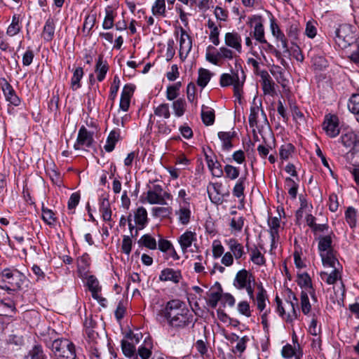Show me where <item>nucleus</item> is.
I'll return each mask as SVG.
<instances>
[{
    "label": "nucleus",
    "mask_w": 359,
    "mask_h": 359,
    "mask_svg": "<svg viewBox=\"0 0 359 359\" xmlns=\"http://www.w3.org/2000/svg\"><path fill=\"white\" fill-rule=\"evenodd\" d=\"M224 249L219 241L212 243V255L215 258L220 257L224 253Z\"/></svg>",
    "instance_id": "nucleus-60"
},
{
    "label": "nucleus",
    "mask_w": 359,
    "mask_h": 359,
    "mask_svg": "<svg viewBox=\"0 0 359 359\" xmlns=\"http://www.w3.org/2000/svg\"><path fill=\"white\" fill-rule=\"evenodd\" d=\"M195 240L196 233L190 231H187L182 235H181L178 241L182 251L186 252L187 248L191 245L193 241Z\"/></svg>",
    "instance_id": "nucleus-21"
},
{
    "label": "nucleus",
    "mask_w": 359,
    "mask_h": 359,
    "mask_svg": "<svg viewBox=\"0 0 359 359\" xmlns=\"http://www.w3.org/2000/svg\"><path fill=\"white\" fill-rule=\"evenodd\" d=\"M226 244L228 245L230 252L233 255L236 260L242 258L245 255L244 248L241 243H240L235 238H230L226 240Z\"/></svg>",
    "instance_id": "nucleus-11"
},
{
    "label": "nucleus",
    "mask_w": 359,
    "mask_h": 359,
    "mask_svg": "<svg viewBox=\"0 0 359 359\" xmlns=\"http://www.w3.org/2000/svg\"><path fill=\"white\" fill-rule=\"evenodd\" d=\"M332 240L330 235L320 236L318 238V250L320 251V254L321 252H328L330 250H333L334 249L332 247Z\"/></svg>",
    "instance_id": "nucleus-27"
},
{
    "label": "nucleus",
    "mask_w": 359,
    "mask_h": 359,
    "mask_svg": "<svg viewBox=\"0 0 359 359\" xmlns=\"http://www.w3.org/2000/svg\"><path fill=\"white\" fill-rule=\"evenodd\" d=\"M108 71V66L105 63H103L102 57L100 56L96 64L95 72L97 74V79L99 81H102Z\"/></svg>",
    "instance_id": "nucleus-35"
},
{
    "label": "nucleus",
    "mask_w": 359,
    "mask_h": 359,
    "mask_svg": "<svg viewBox=\"0 0 359 359\" xmlns=\"http://www.w3.org/2000/svg\"><path fill=\"white\" fill-rule=\"evenodd\" d=\"M348 108L353 114H359V94H355L351 97Z\"/></svg>",
    "instance_id": "nucleus-44"
},
{
    "label": "nucleus",
    "mask_w": 359,
    "mask_h": 359,
    "mask_svg": "<svg viewBox=\"0 0 359 359\" xmlns=\"http://www.w3.org/2000/svg\"><path fill=\"white\" fill-rule=\"evenodd\" d=\"M153 343L151 338L148 337L144 339L143 345L138 348V354L142 359H148L151 355V349Z\"/></svg>",
    "instance_id": "nucleus-24"
},
{
    "label": "nucleus",
    "mask_w": 359,
    "mask_h": 359,
    "mask_svg": "<svg viewBox=\"0 0 359 359\" xmlns=\"http://www.w3.org/2000/svg\"><path fill=\"white\" fill-rule=\"evenodd\" d=\"M93 141V133L88 131L84 126H82L79 130L77 140L74 147L75 149H79L81 147H89L91 146Z\"/></svg>",
    "instance_id": "nucleus-8"
},
{
    "label": "nucleus",
    "mask_w": 359,
    "mask_h": 359,
    "mask_svg": "<svg viewBox=\"0 0 359 359\" xmlns=\"http://www.w3.org/2000/svg\"><path fill=\"white\" fill-rule=\"evenodd\" d=\"M182 278L180 271H175L172 269L167 268L163 269L160 276L159 279L161 281H172L175 283L180 282Z\"/></svg>",
    "instance_id": "nucleus-15"
},
{
    "label": "nucleus",
    "mask_w": 359,
    "mask_h": 359,
    "mask_svg": "<svg viewBox=\"0 0 359 359\" xmlns=\"http://www.w3.org/2000/svg\"><path fill=\"white\" fill-rule=\"evenodd\" d=\"M201 117L204 124L211 126L215 122V111L212 109H209L208 107L204 108V107H203Z\"/></svg>",
    "instance_id": "nucleus-36"
},
{
    "label": "nucleus",
    "mask_w": 359,
    "mask_h": 359,
    "mask_svg": "<svg viewBox=\"0 0 359 359\" xmlns=\"http://www.w3.org/2000/svg\"><path fill=\"white\" fill-rule=\"evenodd\" d=\"M280 220L279 218L275 217L269 221V226L270 228L269 233L271 240V248H274L276 240L279 238L278 229L280 228Z\"/></svg>",
    "instance_id": "nucleus-20"
},
{
    "label": "nucleus",
    "mask_w": 359,
    "mask_h": 359,
    "mask_svg": "<svg viewBox=\"0 0 359 359\" xmlns=\"http://www.w3.org/2000/svg\"><path fill=\"white\" fill-rule=\"evenodd\" d=\"M323 129L330 137L337 136L339 133L338 118L334 115L327 116L323 123Z\"/></svg>",
    "instance_id": "nucleus-9"
},
{
    "label": "nucleus",
    "mask_w": 359,
    "mask_h": 359,
    "mask_svg": "<svg viewBox=\"0 0 359 359\" xmlns=\"http://www.w3.org/2000/svg\"><path fill=\"white\" fill-rule=\"evenodd\" d=\"M320 275L321 279L329 285L335 283V282L341 278V273L337 267H335L330 273L323 271Z\"/></svg>",
    "instance_id": "nucleus-26"
},
{
    "label": "nucleus",
    "mask_w": 359,
    "mask_h": 359,
    "mask_svg": "<svg viewBox=\"0 0 359 359\" xmlns=\"http://www.w3.org/2000/svg\"><path fill=\"white\" fill-rule=\"evenodd\" d=\"M186 102L183 99H178L173 102L172 108L177 117L182 116L185 111Z\"/></svg>",
    "instance_id": "nucleus-42"
},
{
    "label": "nucleus",
    "mask_w": 359,
    "mask_h": 359,
    "mask_svg": "<svg viewBox=\"0 0 359 359\" xmlns=\"http://www.w3.org/2000/svg\"><path fill=\"white\" fill-rule=\"evenodd\" d=\"M176 214L178 215L179 220L182 224L185 225L189 222L191 211L189 208H181Z\"/></svg>",
    "instance_id": "nucleus-47"
},
{
    "label": "nucleus",
    "mask_w": 359,
    "mask_h": 359,
    "mask_svg": "<svg viewBox=\"0 0 359 359\" xmlns=\"http://www.w3.org/2000/svg\"><path fill=\"white\" fill-rule=\"evenodd\" d=\"M341 143L346 147H353L354 149L359 150V140L353 132H348L341 136Z\"/></svg>",
    "instance_id": "nucleus-19"
},
{
    "label": "nucleus",
    "mask_w": 359,
    "mask_h": 359,
    "mask_svg": "<svg viewBox=\"0 0 359 359\" xmlns=\"http://www.w3.org/2000/svg\"><path fill=\"white\" fill-rule=\"evenodd\" d=\"M170 194L163 191L159 184L154 185L147 193V201L150 204L167 205L166 199H171Z\"/></svg>",
    "instance_id": "nucleus-6"
},
{
    "label": "nucleus",
    "mask_w": 359,
    "mask_h": 359,
    "mask_svg": "<svg viewBox=\"0 0 359 359\" xmlns=\"http://www.w3.org/2000/svg\"><path fill=\"white\" fill-rule=\"evenodd\" d=\"M30 359H46L47 357L43 352L41 345L36 344L29 352Z\"/></svg>",
    "instance_id": "nucleus-39"
},
{
    "label": "nucleus",
    "mask_w": 359,
    "mask_h": 359,
    "mask_svg": "<svg viewBox=\"0 0 359 359\" xmlns=\"http://www.w3.org/2000/svg\"><path fill=\"white\" fill-rule=\"evenodd\" d=\"M50 348L58 359H75V346L72 342L67 339H55Z\"/></svg>",
    "instance_id": "nucleus-4"
},
{
    "label": "nucleus",
    "mask_w": 359,
    "mask_h": 359,
    "mask_svg": "<svg viewBox=\"0 0 359 359\" xmlns=\"http://www.w3.org/2000/svg\"><path fill=\"white\" fill-rule=\"evenodd\" d=\"M257 290L258 292L255 297V300L253 302L257 304V309L260 311H263L266 307V302L268 301L266 291L262 284L257 285Z\"/></svg>",
    "instance_id": "nucleus-18"
},
{
    "label": "nucleus",
    "mask_w": 359,
    "mask_h": 359,
    "mask_svg": "<svg viewBox=\"0 0 359 359\" xmlns=\"http://www.w3.org/2000/svg\"><path fill=\"white\" fill-rule=\"evenodd\" d=\"M120 80L118 76H115L111 85L109 93V99L114 100L117 95L119 88Z\"/></svg>",
    "instance_id": "nucleus-61"
},
{
    "label": "nucleus",
    "mask_w": 359,
    "mask_h": 359,
    "mask_svg": "<svg viewBox=\"0 0 359 359\" xmlns=\"http://www.w3.org/2000/svg\"><path fill=\"white\" fill-rule=\"evenodd\" d=\"M121 348L123 354L130 359H137V355L135 354V346L130 342L122 340L121 341Z\"/></svg>",
    "instance_id": "nucleus-32"
},
{
    "label": "nucleus",
    "mask_w": 359,
    "mask_h": 359,
    "mask_svg": "<svg viewBox=\"0 0 359 359\" xmlns=\"http://www.w3.org/2000/svg\"><path fill=\"white\" fill-rule=\"evenodd\" d=\"M281 355L284 358L286 359L291 358L293 356H295V359H300L299 355L296 354L295 348L289 344L283 347Z\"/></svg>",
    "instance_id": "nucleus-46"
},
{
    "label": "nucleus",
    "mask_w": 359,
    "mask_h": 359,
    "mask_svg": "<svg viewBox=\"0 0 359 359\" xmlns=\"http://www.w3.org/2000/svg\"><path fill=\"white\" fill-rule=\"evenodd\" d=\"M262 111V115L264 116V118L265 121H266V116L264 111L262 109L260 108L259 106H252L250 107V114L249 116V125L250 128H254L257 124V116L259 111Z\"/></svg>",
    "instance_id": "nucleus-31"
},
{
    "label": "nucleus",
    "mask_w": 359,
    "mask_h": 359,
    "mask_svg": "<svg viewBox=\"0 0 359 359\" xmlns=\"http://www.w3.org/2000/svg\"><path fill=\"white\" fill-rule=\"evenodd\" d=\"M245 80V75L242 67L241 66L236 65L235 69L231 71V74H222L220 77V84L223 87L233 85L234 95L240 98Z\"/></svg>",
    "instance_id": "nucleus-2"
},
{
    "label": "nucleus",
    "mask_w": 359,
    "mask_h": 359,
    "mask_svg": "<svg viewBox=\"0 0 359 359\" xmlns=\"http://www.w3.org/2000/svg\"><path fill=\"white\" fill-rule=\"evenodd\" d=\"M320 256L324 266H329L335 269L337 266L339 265V262L336 257V252L334 250L325 252H321Z\"/></svg>",
    "instance_id": "nucleus-16"
},
{
    "label": "nucleus",
    "mask_w": 359,
    "mask_h": 359,
    "mask_svg": "<svg viewBox=\"0 0 359 359\" xmlns=\"http://www.w3.org/2000/svg\"><path fill=\"white\" fill-rule=\"evenodd\" d=\"M99 201V210L103 220L105 222L111 221L112 212L108 198L102 196Z\"/></svg>",
    "instance_id": "nucleus-14"
},
{
    "label": "nucleus",
    "mask_w": 359,
    "mask_h": 359,
    "mask_svg": "<svg viewBox=\"0 0 359 359\" xmlns=\"http://www.w3.org/2000/svg\"><path fill=\"white\" fill-rule=\"evenodd\" d=\"M208 167L212 172V174L215 177H221L223 171L221 168V165L217 161H214L208 155L205 156Z\"/></svg>",
    "instance_id": "nucleus-29"
},
{
    "label": "nucleus",
    "mask_w": 359,
    "mask_h": 359,
    "mask_svg": "<svg viewBox=\"0 0 359 359\" xmlns=\"http://www.w3.org/2000/svg\"><path fill=\"white\" fill-rule=\"evenodd\" d=\"M301 307L302 312L305 315L310 312L311 308L308 294L306 292L304 291H302L301 293Z\"/></svg>",
    "instance_id": "nucleus-49"
},
{
    "label": "nucleus",
    "mask_w": 359,
    "mask_h": 359,
    "mask_svg": "<svg viewBox=\"0 0 359 359\" xmlns=\"http://www.w3.org/2000/svg\"><path fill=\"white\" fill-rule=\"evenodd\" d=\"M83 71L81 67H78L75 69L71 81L72 87L73 89L76 90L80 88V80L83 77Z\"/></svg>",
    "instance_id": "nucleus-43"
},
{
    "label": "nucleus",
    "mask_w": 359,
    "mask_h": 359,
    "mask_svg": "<svg viewBox=\"0 0 359 359\" xmlns=\"http://www.w3.org/2000/svg\"><path fill=\"white\" fill-rule=\"evenodd\" d=\"M106 15L104 19L102 27L104 29H109L114 26V15L113 11L110 7H107L105 10Z\"/></svg>",
    "instance_id": "nucleus-45"
},
{
    "label": "nucleus",
    "mask_w": 359,
    "mask_h": 359,
    "mask_svg": "<svg viewBox=\"0 0 359 359\" xmlns=\"http://www.w3.org/2000/svg\"><path fill=\"white\" fill-rule=\"evenodd\" d=\"M220 183H210L207 187L208 194L210 201L215 203H221V198L217 196L220 194V189L222 188Z\"/></svg>",
    "instance_id": "nucleus-23"
},
{
    "label": "nucleus",
    "mask_w": 359,
    "mask_h": 359,
    "mask_svg": "<svg viewBox=\"0 0 359 359\" xmlns=\"http://www.w3.org/2000/svg\"><path fill=\"white\" fill-rule=\"evenodd\" d=\"M356 40L351 27L346 25H341L335 30V41L341 48H346Z\"/></svg>",
    "instance_id": "nucleus-5"
},
{
    "label": "nucleus",
    "mask_w": 359,
    "mask_h": 359,
    "mask_svg": "<svg viewBox=\"0 0 359 359\" xmlns=\"http://www.w3.org/2000/svg\"><path fill=\"white\" fill-rule=\"evenodd\" d=\"M224 42L226 46L235 49L238 53L242 52V39L238 33L235 32L226 33Z\"/></svg>",
    "instance_id": "nucleus-10"
},
{
    "label": "nucleus",
    "mask_w": 359,
    "mask_h": 359,
    "mask_svg": "<svg viewBox=\"0 0 359 359\" xmlns=\"http://www.w3.org/2000/svg\"><path fill=\"white\" fill-rule=\"evenodd\" d=\"M235 136V132H219L218 137L222 142V147L226 150L232 148L231 140Z\"/></svg>",
    "instance_id": "nucleus-30"
},
{
    "label": "nucleus",
    "mask_w": 359,
    "mask_h": 359,
    "mask_svg": "<svg viewBox=\"0 0 359 359\" xmlns=\"http://www.w3.org/2000/svg\"><path fill=\"white\" fill-rule=\"evenodd\" d=\"M158 316L166 319L168 325L174 328L185 327L192 318V315L185 304L179 299L169 301Z\"/></svg>",
    "instance_id": "nucleus-1"
},
{
    "label": "nucleus",
    "mask_w": 359,
    "mask_h": 359,
    "mask_svg": "<svg viewBox=\"0 0 359 359\" xmlns=\"http://www.w3.org/2000/svg\"><path fill=\"white\" fill-rule=\"evenodd\" d=\"M250 260L256 265L262 266L266 263V259L264 256L262 254V252L258 250V248L255 246L253 248L250 250Z\"/></svg>",
    "instance_id": "nucleus-34"
},
{
    "label": "nucleus",
    "mask_w": 359,
    "mask_h": 359,
    "mask_svg": "<svg viewBox=\"0 0 359 359\" xmlns=\"http://www.w3.org/2000/svg\"><path fill=\"white\" fill-rule=\"evenodd\" d=\"M217 56L219 58L231 60L233 57V52L229 48L222 46L219 49Z\"/></svg>",
    "instance_id": "nucleus-62"
},
{
    "label": "nucleus",
    "mask_w": 359,
    "mask_h": 359,
    "mask_svg": "<svg viewBox=\"0 0 359 359\" xmlns=\"http://www.w3.org/2000/svg\"><path fill=\"white\" fill-rule=\"evenodd\" d=\"M294 149L293 145L290 143L282 145L279 151L280 158L283 160L287 159L294 151Z\"/></svg>",
    "instance_id": "nucleus-51"
},
{
    "label": "nucleus",
    "mask_w": 359,
    "mask_h": 359,
    "mask_svg": "<svg viewBox=\"0 0 359 359\" xmlns=\"http://www.w3.org/2000/svg\"><path fill=\"white\" fill-rule=\"evenodd\" d=\"M208 304L211 308L215 309L218 302L222 299V294L219 292H212L208 294Z\"/></svg>",
    "instance_id": "nucleus-52"
},
{
    "label": "nucleus",
    "mask_w": 359,
    "mask_h": 359,
    "mask_svg": "<svg viewBox=\"0 0 359 359\" xmlns=\"http://www.w3.org/2000/svg\"><path fill=\"white\" fill-rule=\"evenodd\" d=\"M211 78L210 71L205 69L201 68L198 71V78L197 83L199 86L204 88L208 83Z\"/></svg>",
    "instance_id": "nucleus-38"
},
{
    "label": "nucleus",
    "mask_w": 359,
    "mask_h": 359,
    "mask_svg": "<svg viewBox=\"0 0 359 359\" xmlns=\"http://www.w3.org/2000/svg\"><path fill=\"white\" fill-rule=\"evenodd\" d=\"M313 66L315 69L321 70L327 65V60L322 56H315L312 58Z\"/></svg>",
    "instance_id": "nucleus-59"
},
{
    "label": "nucleus",
    "mask_w": 359,
    "mask_h": 359,
    "mask_svg": "<svg viewBox=\"0 0 359 359\" xmlns=\"http://www.w3.org/2000/svg\"><path fill=\"white\" fill-rule=\"evenodd\" d=\"M245 178L241 177L238 180V181L235 184L233 189V194L234 196L237 198L243 197L244 196V181Z\"/></svg>",
    "instance_id": "nucleus-50"
},
{
    "label": "nucleus",
    "mask_w": 359,
    "mask_h": 359,
    "mask_svg": "<svg viewBox=\"0 0 359 359\" xmlns=\"http://www.w3.org/2000/svg\"><path fill=\"white\" fill-rule=\"evenodd\" d=\"M299 33V25L297 23H293L290 25L288 27L287 34L292 41V43H294V41L298 39V35Z\"/></svg>",
    "instance_id": "nucleus-55"
},
{
    "label": "nucleus",
    "mask_w": 359,
    "mask_h": 359,
    "mask_svg": "<svg viewBox=\"0 0 359 359\" xmlns=\"http://www.w3.org/2000/svg\"><path fill=\"white\" fill-rule=\"evenodd\" d=\"M25 276L17 270L4 269L0 274V288L15 291L20 289Z\"/></svg>",
    "instance_id": "nucleus-3"
},
{
    "label": "nucleus",
    "mask_w": 359,
    "mask_h": 359,
    "mask_svg": "<svg viewBox=\"0 0 359 359\" xmlns=\"http://www.w3.org/2000/svg\"><path fill=\"white\" fill-rule=\"evenodd\" d=\"M271 74L276 77V81L285 88L286 86L285 79L284 78V73L279 67H276L275 69L271 71Z\"/></svg>",
    "instance_id": "nucleus-58"
},
{
    "label": "nucleus",
    "mask_w": 359,
    "mask_h": 359,
    "mask_svg": "<svg viewBox=\"0 0 359 359\" xmlns=\"http://www.w3.org/2000/svg\"><path fill=\"white\" fill-rule=\"evenodd\" d=\"M192 47V41L187 40V41L184 43L180 44V55L182 59H185L189 53L191 51Z\"/></svg>",
    "instance_id": "nucleus-57"
},
{
    "label": "nucleus",
    "mask_w": 359,
    "mask_h": 359,
    "mask_svg": "<svg viewBox=\"0 0 359 359\" xmlns=\"http://www.w3.org/2000/svg\"><path fill=\"white\" fill-rule=\"evenodd\" d=\"M135 221L139 229H143L147 223V212L144 207H140L135 212Z\"/></svg>",
    "instance_id": "nucleus-25"
},
{
    "label": "nucleus",
    "mask_w": 359,
    "mask_h": 359,
    "mask_svg": "<svg viewBox=\"0 0 359 359\" xmlns=\"http://www.w3.org/2000/svg\"><path fill=\"white\" fill-rule=\"evenodd\" d=\"M20 29L21 26L20 25V18L17 15H14L12 17V22L11 25L7 28L6 34L10 36H13L18 34Z\"/></svg>",
    "instance_id": "nucleus-33"
},
{
    "label": "nucleus",
    "mask_w": 359,
    "mask_h": 359,
    "mask_svg": "<svg viewBox=\"0 0 359 359\" xmlns=\"http://www.w3.org/2000/svg\"><path fill=\"white\" fill-rule=\"evenodd\" d=\"M346 219L351 227L355 226L356 224V212L352 207L348 208L346 211Z\"/></svg>",
    "instance_id": "nucleus-56"
},
{
    "label": "nucleus",
    "mask_w": 359,
    "mask_h": 359,
    "mask_svg": "<svg viewBox=\"0 0 359 359\" xmlns=\"http://www.w3.org/2000/svg\"><path fill=\"white\" fill-rule=\"evenodd\" d=\"M120 137V133L118 131L112 130L110 132L107 139L106 144L104 147V149L107 152H111L114 149L116 142L118 141Z\"/></svg>",
    "instance_id": "nucleus-28"
},
{
    "label": "nucleus",
    "mask_w": 359,
    "mask_h": 359,
    "mask_svg": "<svg viewBox=\"0 0 359 359\" xmlns=\"http://www.w3.org/2000/svg\"><path fill=\"white\" fill-rule=\"evenodd\" d=\"M55 34V22L51 18L46 20L45 25L43 27L42 37L46 41H50Z\"/></svg>",
    "instance_id": "nucleus-22"
},
{
    "label": "nucleus",
    "mask_w": 359,
    "mask_h": 359,
    "mask_svg": "<svg viewBox=\"0 0 359 359\" xmlns=\"http://www.w3.org/2000/svg\"><path fill=\"white\" fill-rule=\"evenodd\" d=\"M42 219L48 225H53L55 222L53 211L43 207L42 208Z\"/></svg>",
    "instance_id": "nucleus-54"
},
{
    "label": "nucleus",
    "mask_w": 359,
    "mask_h": 359,
    "mask_svg": "<svg viewBox=\"0 0 359 359\" xmlns=\"http://www.w3.org/2000/svg\"><path fill=\"white\" fill-rule=\"evenodd\" d=\"M87 285L90 292L96 290H101V287L99 285V281L94 276H89L88 277Z\"/></svg>",
    "instance_id": "nucleus-63"
},
{
    "label": "nucleus",
    "mask_w": 359,
    "mask_h": 359,
    "mask_svg": "<svg viewBox=\"0 0 359 359\" xmlns=\"http://www.w3.org/2000/svg\"><path fill=\"white\" fill-rule=\"evenodd\" d=\"M262 89L264 94L273 95L276 93L275 84L266 72L261 74Z\"/></svg>",
    "instance_id": "nucleus-17"
},
{
    "label": "nucleus",
    "mask_w": 359,
    "mask_h": 359,
    "mask_svg": "<svg viewBox=\"0 0 359 359\" xmlns=\"http://www.w3.org/2000/svg\"><path fill=\"white\" fill-rule=\"evenodd\" d=\"M350 46L353 48L350 58L355 62H359V42L355 40Z\"/></svg>",
    "instance_id": "nucleus-64"
},
{
    "label": "nucleus",
    "mask_w": 359,
    "mask_h": 359,
    "mask_svg": "<svg viewBox=\"0 0 359 359\" xmlns=\"http://www.w3.org/2000/svg\"><path fill=\"white\" fill-rule=\"evenodd\" d=\"M2 90L6 98V100L10 104L17 107L19 106L21 101L19 97L16 95L14 89L10 83L5 82L2 87Z\"/></svg>",
    "instance_id": "nucleus-12"
},
{
    "label": "nucleus",
    "mask_w": 359,
    "mask_h": 359,
    "mask_svg": "<svg viewBox=\"0 0 359 359\" xmlns=\"http://www.w3.org/2000/svg\"><path fill=\"white\" fill-rule=\"evenodd\" d=\"M257 21V23L254 27L253 36L254 38L262 43H267L266 40L264 37V26L261 22V16L254 15L250 21Z\"/></svg>",
    "instance_id": "nucleus-13"
},
{
    "label": "nucleus",
    "mask_w": 359,
    "mask_h": 359,
    "mask_svg": "<svg viewBox=\"0 0 359 359\" xmlns=\"http://www.w3.org/2000/svg\"><path fill=\"white\" fill-rule=\"evenodd\" d=\"M151 212L155 217H167L171 214L172 209L170 207H155Z\"/></svg>",
    "instance_id": "nucleus-41"
},
{
    "label": "nucleus",
    "mask_w": 359,
    "mask_h": 359,
    "mask_svg": "<svg viewBox=\"0 0 359 359\" xmlns=\"http://www.w3.org/2000/svg\"><path fill=\"white\" fill-rule=\"evenodd\" d=\"M154 114L159 117H163L168 119L170 116V108L168 104H161L154 109Z\"/></svg>",
    "instance_id": "nucleus-40"
},
{
    "label": "nucleus",
    "mask_w": 359,
    "mask_h": 359,
    "mask_svg": "<svg viewBox=\"0 0 359 359\" xmlns=\"http://www.w3.org/2000/svg\"><path fill=\"white\" fill-rule=\"evenodd\" d=\"M224 172L226 177L231 180H236L240 174L239 170L231 165H226L224 166Z\"/></svg>",
    "instance_id": "nucleus-53"
},
{
    "label": "nucleus",
    "mask_w": 359,
    "mask_h": 359,
    "mask_svg": "<svg viewBox=\"0 0 359 359\" xmlns=\"http://www.w3.org/2000/svg\"><path fill=\"white\" fill-rule=\"evenodd\" d=\"M138 243L140 245H143L150 250H155L157 245L156 239L149 234L142 236Z\"/></svg>",
    "instance_id": "nucleus-37"
},
{
    "label": "nucleus",
    "mask_w": 359,
    "mask_h": 359,
    "mask_svg": "<svg viewBox=\"0 0 359 359\" xmlns=\"http://www.w3.org/2000/svg\"><path fill=\"white\" fill-rule=\"evenodd\" d=\"M154 15H165V0H156L151 8Z\"/></svg>",
    "instance_id": "nucleus-48"
},
{
    "label": "nucleus",
    "mask_w": 359,
    "mask_h": 359,
    "mask_svg": "<svg viewBox=\"0 0 359 359\" xmlns=\"http://www.w3.org/2000/svg\"><path fill=\"white\" fill-rule=\"evenodd\" d=\"M251 283L255 284V278L245 269L240 270L233 280V286L238 290H243Z\"/></svg>",
    "instance_id": "nucleus-7"
}]
</instances>
